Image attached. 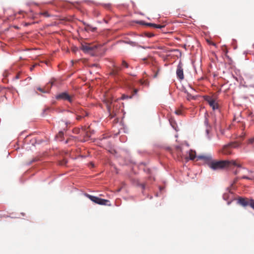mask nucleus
<instances>
[{
	"label": "nucleus",
	"instance_id": "f257e3e1",
	"mask_svg": "<svg viewBox=\"0 0 254 254\" xmlns=\"http://www.w3.org/2000/svg\"><path fill=\"white\" fill-rule=\"evenodd\" d=\"M234 166L238 168L241 167V166L238 164L234 160H212L211 162L209 163L208 167L214 171L223 169L226 167Z\"/></svg>",
	"mask_w": 254,
	"mask_h": 254
},
{
	"label": "nucleus",
	"instance_id": "f03ea898",
	"mask_svg": "<svg viewBox=\"0 0 254 254\" xmlns=\"http://www.w3.org/2000/svg\"><path fill=\"white\" fill-rule=\"evenodd\" d=\"M85 195L87 197L89 198L92 201L95 202V203L100 205H110V203H110V201L107 199L101 198L87 193H86Z\"/></svg>",
	"mask_w": 254,
	"mask_h": 254
},
{
	"label": "nucleus",
	"instance_id": "7ed1b4c3",
	"mask_svg": "<svg viewBox=\"0 0 254 254\" xmlns=\"http://www.w3.org/2000/svg\"><path fill=\"white\" fill-rule=\"evenodd\" d=\"M97 48V46H91L89 44H82L81 45L80 49L85 54H89L91 55H94V51Z\"/></svg>",
	"mask_w": 254,
	"mask_h": 254
},
{
	"label": "nucleus",
	"instance_id": "20e7f679",
	"mask_svg": "<svg viewBox=\"0 0 254 254\" xmlns=\"http://www.w3.org/2000/svg\"><path fill=\"white\" fill-rule=\"evenodd\" d=\"M223 198L224 200L227 201L228 205H230L232 201L234 200V193L229 188H227L226 191L224 193Z\"/></svg>",
	"mask_w": 254,
	"mask_h": 254
},
{
	"label": "nucleus",
	"instance_id": "39448f33",
	"mask_svg": "<svg viewBox=\"0 0 254 254\" xmlns=\"http://www.w3.org/2000/svg\"><path fill=\"white\" fill-rule=\"evenodd\" d=\"M55 98L57 100L67 101L70 103L72 102L71 96L66 91L60 93L56 96Z\"/></svg>",
	"mask_w": 254,
	"mask_h": 254
},
{
	"label": "nucleus",
	"instance_id": "423d86ee",
	"mask_svg": "<svg viewBox=\"0 0 254 254\" xmlns=\"http://www.w3.org/2000/svg\"><path fill=\"white\" fill-rule=\"evenodd\" d=\"M176 74L177 78L179 80H183L184 78V71L183 68V64L180 61L177 67Z\"/></svg>",
	"mask_w": 254,
	"mask_h": 254
},
{
	"label": "nucleus",
	"instance_id": "0eeeda50",
	"mask_svg": "<svg viewBox=\"0 0 254 254\" xmlns=\"http://www.w3.org/2000/svg\"><path fill=\"white\" fill-rule=\"evenodd\" d=\"M205 100L208 102L209 106L212 108L213 110H215L218 108V105L215 102V100L207 96Z\"/></svg>",
	"mask_w": 254,
	"mask_h": 254
},
{
	"label": "nucleus",
	"instance_id": "6e6552de",
	"mask_svg": "<svg viewBox=\"0 0 254 254\" xmlns=\"http://www.w3.org/2000/svg\"><path fill=\"white\" fill-rule=\"evenodd\" d=\"M197 158L200 160L204 161L206 164L209 165V163L211 162L212 160V156L211 155H198Z\"/></svg>",
	"mask_w": 254,
	"mask_h": 254
},
{
	"label": "nucleus",
	"instance_id": "1a4fd4ad",
	"mask_svg": "<svg viewBox=\"0 0 254 254\" xmlns=\"http://www.w3.org/2000/svg\"><path fill=\"white\" fill-rule=\"evenodd\" d=\"M238 203L244 207L249 206L250 203V200L248 201L247 199L243 197H240L238 199Z\"/></svg>",
	"mask_w": 254,
	"mask_h": 254
},
{
	"label": "nucleus",
	"instance_id": "9d476101",
	"mask_svg": "<svg viewBox=\"0 0 254 254\" xmlns=\"http://www.w3.org/2000/svg\"><path fill=\"white\" fill-rule=\"evenodd\" d=\"M113 66L114 68L112 69L111 74L113 75H118L119 71L122 69V68L119 66H117L115 64H114Z\"/></svg>",
	"mask_w": 254,
	"mask_h": 254
},
{
	"label": "nucleus",
	"instance_id": "9b49d317",
	"mask_svg": "<svg viewBox=\"0 0 254 254\" xmlns=\"http://www.w3.org/2000/svg\"><path fill=\"white\" fill-rule=\"evenodd\" d=\"M146 26H152L155 28H158V29H162V28L164 27V25H158V24L152 23H146Z\"/></svg>",
	"mask_w": 254,
	"mask_h": 254
},
{
	"label": "nucleus",
	"instance_id": "f8f14e48",
	"mask_svg": "<svg viewBox=\"0 0 254 254\" xmlns=\"http://www.w3.org/2000/svg\"><path fill=\"white\" fill-rule=\"evenodd\" d=\"M232 146V144H227V145H225L223 146V152L224 154H229L231 153V151L230 150H228V148L230 147V146Z\"/></svg>",
	"mask_w": 254,
	"mask_h": 254
},
{
	"label": "nucleus",
	"instance_id": "ddd939ff",
	"mask_svg": "<svg viewBox=\"0 0 254 254\" xmlns=\"http://www.w3.org/2000/svg\"><path fill=\"white\" fill-rule=\"evenodd\" d=\"M189 157L190 160H194L196 157L195 152L191 150L189 153Z\"/></svg>",
	"mask_w": 254,
	"mask_h": 254
},
{
	"label": "nucleus",
	"instance_id": "4468645a",
	"mask_svg": "<svg viewBox=\"0 0 254 254\" xmlns=\"http://www.w3.org/2000/svg\"><path fill=\"white\" fill-rule=\"evenodd\" d=\"M126 43L133 47L137 46V43L136 42L132 41H127Z\"/></svg>",
	"mask_w": 254,
	"mask_h": 254
},
{
	"label": "nucleus",
	"instance_id": "2eb2a0df",
	"mask_svg": "<svg viewBox=\"0 0 254 254\" xmlns=\"http://www.w3.org/2000/svg\"><path fill=\"white\" fill-rule=\"evenodd\" d=\"M211 128H206V129H205V133L206 134V136H207V138L209 140H210L211 139V137H210V135H209V133Z\"/></svg>",
	"mask_w": 254,
	"mask_h": 254
},
{
	"label": "nucleus",
	"instance_id": "dca6fc26",
	"mask_svg": "<svg viewBox=\"0 0 254 254\" xmlns=\"http://www.w3.org/2000/svg\"><path fill=\"white\" fill-rule=\"evenodd\" d=\"M204 125L206 127V128H211V126L209 124L208 120L207 118L205 119L204 120Z\"/></svg>",
	"mask_w": 254,
	"mask_h": 254
},
{
	"label": "nucleus",
	"instance_id": "f3484780",
	"mask_svg": "<svg viewBox=\"0 0 254 254\" xmlns=\"http://www.w3.org/2000/svg\"><path fill=\"white\" fill-rule=\"evenodd\" d=\"M139 83L141 85H146L147 86H149V82L147 81H144V80L141 79V80H139Z\"/></svg>",
	"mask_w": 254,
	"mask_h": 254
},
{
	"label": "nucleus",
	"instance_id": "a211bd4d",
	"mask_svg": "<svg viewBox=\"0 0 254 254\" xmlns=\"http://www.w3.org/2000/svg\"><path fill=\"white\" fill-rule=\"evenodd\" d=\"M122 65L123 66H124L125 67H126V68H128L129 67L128 64L125 60H123L122 61Z\"/></svg>",
	"mask_w": 254,
	"mask_h": 254
},
{
	"label": "nucleus",
	"instance_id": "6ab92c4d",
	"mask_svg": "<svg viewBox=\"0 0 254 254\" xmlns=\"http://www.w3.org/2000/svg\"><path fill=\"white\" fill-rule=\"evenodd\" d=\"M40 14L46 17H50V15L48 13V12L47 11L41 12Z\"/></svg>",
	"mask_w": 254,
	"mask_h": 254
},
{
	"label": "nucleus",
	"instance_id": "aec40b11",
	"mask_svg": "<svg viewBox=\"0 0 254 254\" xmlns=\"http://www.w3.org/2000/svg\"><path fill=\"white\" fill-rule=\"evenodd\" d=\"M80 115L81 116H83V118H84L85 117L87 116L88 115V114L84 111H81V113H80Z\"/></svg>",
	"mask_w": 254,
	"mask_h": 254
},
{
	"label": "nucleus",
	"instance_id": "412c9836",
	"mask_svg": "<svg viewBox=\"0 0 254 254\" xmlns=\"http://www.w3.org/2000/svg\"><path fill=\"white\" fill-rule=\"evenodd\" d=\"M253 209H254V200L253 199H250V203L249 205Z\"/></svg>",
	"mask_w": 254,
	"mask_h": 254
},
{
	"label": "nucleus",
	"instance_id": "4be33fe9",
	"mask_svg": "<svg viewBox=\"0 0 254 254\" xmlns=\"http://www.w3.org/2000/svg\"><path fill=\"white\" fill-rule=\"evenodd\" d=\"M170 125H171V126L172 127L176 130V131H178V129H177V127H176V123H172L170 121Z\"/></svg>",
	"mask_w": 254,
	"mask_h": 254
},
{
	"label": "nucleus",
	"instance_id": "5701e85b",
	"mask_svg": "<svg viewBox=\"0 0 254 254\" xmlns=\"http://www.w3.org/2000/svg\"><path fill=\"white\" fill-rule=\"evenodd\" d=\"M138 186H139L141 187L142 189L143 190H144L145 189V185L144 184H141V183H138L137 184Z\"/></svg>",
	"mask_w": 254,
	"mask_h": 254
},
{
	"label": "nucleus",
	"instance_id": "b1692460",
	"mask_svg": "<svg viewBox=\"0 0 254 254\" xmlns=\"http://www.w3.org/2000/svg\"><path fill=\"white\" fill-rule=\"evenodd\" d=\"M145 35L147 37L151 38V37H153L154 36V34L153 33H145Z\"/></svg>",
	"mask_w": 254,
	"mask_h": 254
},
{
	"label": "nucleus",
	"instance_id": "393cba45",
	"mask_svg": "<svg viewBox=\"0 0 254 254\" xmlns=\"http://www.w3.org/2000/svg\"><path fill=\"white\" fill-rule=\"evenodd\" d=\"M107 108L108 112L109 114V116H111V118H112L113 116L111 115V107L109 105H107Z\"/></svg>",
	"mask_w": 254,
	"mask_h": 254
},
{
	"label": "nucleus",
	"instance_id": "a878e982",
	"mask_svg": "<svg viewBox=\"0 0 254 254\" xmlns=\"http://www.w3.org/2000/svg\"><path fill=\"white\" fill-rule=\"evenodd\" d=\"M37 90H39V91H41V92H43V93H48L49 92V91H44L43 90V89H42L41 87L37 88Z\"/></svg>",
	"mask_w": 254,
	"mask_h": 254
},
{
	"label": "nucleus",
	"instance_id": "bb28decb",
	"mask_svg": "<svg viewBox=\"0 0 254 254\" xmlns=\"http://www.w3.org/2000/svg\"><path fill=\"white\" fill-rule=\"evenodd\" d=\"M82 118H83V116H81V115H76V119L77 120H80Z\"/></svg>",
	"mask_w": 254,
	"mask_h": 254
},
{
	"label": "nucleus",
	"instance_id": "cd10ccee",
	"mask_svg": "<svg viewBox=\"0 0 254 254\" xmlns=\"http://www.w3.org/2000/svg\"><path fill=\"white\" fill-rule=\"evenodd\" d=\"M242 179H247V180H252V179L251 178L247 176H243V177H242Z\"/></svg>",
	"mask_w": 254,
	"mask_h": 254
},
{
	"label": "nucleus",
	"instance_id": "c85d7f7f",
	"mask_svg": "<svg viewBox=\"0 0 254 254\" xmlns=\"http://www.w3.org/2000/svg\"><path fill=\"white\" fill-rule=\"evenodd\" d=\"M175 113L176 115H180L182 114V111L180 110H176L175 111Z\"/></svg>",
	"mask_w": 254,
	"mask_h": 254
},
{
	"label": "nucleus",
	"instance_id": "c756f323",
	"mask_svg": "<svg viewBox=\"0 0 254 254\" xmlns=\"http://www.w3.org/2000/svg\"><path fill=\"white\" fill-rule=\"evenodd\" d=\"M90 67H98V64H90Z\"/></svg>",
	"mask_w": 254,
	"mask_h": 254
},
{
	"label": "nucleus",
	"instance_id": "7c9ffc66",
	"mask_svg": "<svg viewBox=\"0 0 254 254\" xmlns=\"http://www.w3.org/2000/svg\"><path fill=\"white\" fill-rule=\"evenodd\" d=\"M20 73H18L16 74V75L13 78L14 80L18 79L20 78Z\"/></svg>",
	"mask_w": 254,
	"mask_h": 254
},
{
	"label": "nucleus",
	"instance_id": "2f4dec72",
	"mask_svg": "<svg viewBox=\"0 0 254 254\" xmlns=\"http://www.w3.org/2000/svg\"><path fill=\"white\" fill-rule=\"evenodd\" d=\"M138 91V90L137 89H133V95L137 94Z\"/></svg>",
	"mask_w": 254,
	"mask_h": 254
},
{
	"label": "nucleus",
	"instance_id": "473e14b6",
	"mask_svg": "<svg viewBox=\"0 0 254 254\" xmlns=\"http://www.w3.org/2000/svg\"><path fill=\"white\" fill-rule=\"evenodd\" d=\"M138 23H139V24H141V25H146V23H146L145 22H144V21H142V20L139 21L138 22Z\"/></svg>",
	"mask_w": 254,
	"mask_h": 254
},
{
	"label": "nucleus",
	"instance_id": "72a5a7b5",
	"mask_svg": "<svg viewBox=\"0 0 254 254\" xmlns=\"http://www.w3.org/2000/svg\"><path fill=\"white\" fill-rule=\"evenodd\" d=\"M254 142V137L251 138L249 139V143L253 144Z\"/></svg>",
	"mask_w": 254,
	"mask_h": 254
},
{
	"label": "nucleus",
	"instance_id": "f704fd0d",
	"mask_svg": "<svg viewBox=\"0 0 254 254\" xmlns=\"http://www.w3.org/2000/svg\"><path fill=\"white\" fill-rule=\"evenodd\" d=\"M58 135L60 137H62L64 136V132L62 131H61L59 132Z\"/></svg>",
	"mask_w": 254,
	"mask_h": 254
},
{
	"label": "nucleus",
	"instance_id": "c9c22d12",
	"mask_svg": "<svg viewBox=\"0 0 254 254\" xmlns=\"http://www.w3.org/2000/svg\"><path fill=\"white\" fill-rule=\"evenodd\" d=\"M131 97H132V96L128 97V96H126L125 95L123 96V99H127V98H131Z\"/></svg>",
	"mask_w": 254,
	"mask_h": 254
},
{
	"label": "nucleus",
	"instance_id": "e433bc0d",
	"mask_svg": "<svg viewBox=\"0 0 254 254\" xmlns=\"http://www.w3.org/2000/svg\"><path fill=\"white\" fill-rule=\"evenodd\" d=\"M36 161V160L35 159H32L31 161H30L28 163V165H30L33 162H34Z\"/></svg>",
	"mask_w": 254,
	"mask_h": 254
},
{
	"label": "nucleus",
	"instance_id": "4c0bfd02",
	"mask_svg": "<svg viewBox=\"0 0 254 254\" xmlns=\"http://www.w3.org/2000/svg\"><path fill=\"white\" fill-rule=\"evenodd\" d=\"M90 28H91V31H92V32H94V31H95L96 30V29H97L96 27H90Z\"/></svg>",
	"mask_w": 254,
	"mask_h": 254
},
{
	"label": "nucleus",
	"instance_id": "58836bf2",
	"mask_svg": "<svg viewBox=\"0 0 254 254\" xmlns=\"http://www.w3.org/2000/svg\"><path fill=\"white\" fill-rule=\"evenodd\" d=\"M83 23L84 25H85L87 27H90V25L89 24H87L86 23L83 22Z\"/></svg>",
	"mask_w": 254,
	"mask_h": 254
},
{
	"label": "nucleus",
	"instance_id": "ea45409f",
	"mask_svg": "<svg viewBox=\"0 0 254 254\" xmlns=\"http://www.w3.org/2000/svg\"><path fill=\"white\" fill-rule=\"evenodd\" d=\"M164 189V187H159V190H160V191H161L163 189Z\"/></svg>",
	"mask_w": 254,
	"mask_h": 254
},
{
	"label": "nucleus",
	"instance_id": "a19ab883",
	"mask_svg": "<svg viewBox=\"0 0 254 254\" xmlns=\"http://www.w3.org/2000/svg\"><path fill=\"white\" fill-rule=\"evenodd\" d=\"M34 67H35V65H33L32 67H31L30 68V70H33V69L34 68Z\"/></svg>",
	"mask_w": 254,
	"mask_h": 254
},
{
	"label": "nucleus",
	"instance_id": "79ce46f5",
	"mask_svg": "<svg viewBox=\"0 0 254 254\" xmlns=\"http://www.w3.org/2000/svg\"><path fill=\"white\" fill-rule=\"evenodd\" d=\"M140 47L142 49H145L146 48V47H144V46H140Z\"/></svg>",
	"mask_w": 254,
	"mask_h": 254
},
{
	"label": "nucleus",
	"instance_id": "37998d69",
	"mask_svg": "<svg viewBox=\"0 0 254 254\" xmlns=\"http://www.w3.org/2000/svg\"><path fill=\"white\" fill-rule=\"evenodd\" d=\"M147 60V59L146 58H143L142 59V60L143 61H145Z\"/></svg>",
	"mask_w": 254,
	"mask_h": 254
},
{
	"label": "nucleus",
	"instance_id": "c03bdc74",
	"mask_svg": "<svg viewBox=\"0 0 254 254\" xmlns=\"http://www.w3.org/2000/svg\"><path fill=\"white\" fill-rule=\"evenodd\" d=\"M238 173V172L237 171H236L234 172V174L235 175H236Z\"/></svg>",
	"mask_w": 254,
	"mask_h": 254
},
{
	"label": "nucleus",
	"instance_id": "a18cd8bd",
	"mask_svg": "<svg viewBox=\"0 0 254 254\" xmlns=\"http://www.w3.org/2000/svg\"><path fill=\"white\" fill-rule=\"evenodd\" d=\"M85 31H88V29H87V28H85Z\"/></svg>",
	"mask_w": 254,
	"mask_h": 254
},
{
	"label": "nucleus",
	"instance_id": "49530a36",
	"mask_svg": "<svg viewBox=\"0 0 254 254\" xmlns=\"http://www.w3.org/2000/svg\"><path fill=\"white\" fill-rule=\"evenodd\" d=\"M155 195H156V196H158V193H157L155 194Z\"/></svg>",
	"mask_w": 254,
	"mask_h": 254
},
{
	"label": "nucleus",
	"instance_id": "de8ad7c7",
	"mask_svg": "<svg viewBox=\"0 0 254 254\" xmlns=\"http://www.w3.org/2000/svg\"><path fill=\"white\" fill-rule=\"evenodd\" d=\"M152 198V196H150V197H149L150 199H151Z\"/></svg>",
	"mask_w": 254,
	"mask_h": 254
},
{
	"label": "nucleus",
	"instance_id": "09e8293b",
	"mask_svg": "<svg viewBox=\"0 0 254 254\" xmlns=\"http://www.w3.org/2000/svg\"><path fill=\"white\" fill-rule=\"evenodd\" d=\"M157 76V74H155L154 77H156Z\"/></svg>",
	"mask_w": 254,
	"mask_h": 254
},
{
	"label": "nucleus",
	"instance_id": "8fccbe9b",
	"mask_svg": "<svg viewBox=\"0 0 254 254\" xmlns=\"http://www.w3.org/2000/svg\"><path fill=\"white\" fill-rule=\"evenodd\" d=\"M131 75L133 76H135V75H133V74H131Z\"/></svg>",
	"mask_w": 254,
	"mask_h": 254
}]
</instances>
